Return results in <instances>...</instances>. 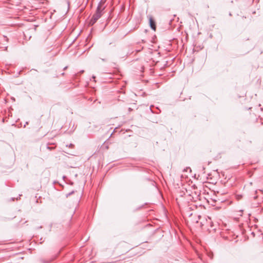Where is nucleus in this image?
Wrapping results in <instances>:
<instances>
[{"label": "nucleus", "instance_id": "1", "mask_svg": "<svg viewBox=\"0 0 263 263\" xmlns=\"http://www.w3.org/2000/svg\"><path fill=\"white\" fill-rule=\"evenodd\" d=\"M149 25L151 27V28L154 30V31L156 30V26L155 24V22L153 18L152 17H150L149 18Z\"/></svg>", "mask_w": 263, "mask_h": 263}, {"label": "nucleus", "instance_id": "2", "mask_svg": "<svg viewBox=\"0 0 263 263\" xmlns=\"http://www.w3.org/2000/svg\"><path fill=\"white\" fill-rule=\"evenodd\" d=\"M73 193H74V191H73L69 193L68 194H67L66 196L67 197H68V196H69L70 195L72 194Z\"/></svg>", "mask_w": 263, "mask_h": 263}, {"label": "nucleus", "instance_id": "3", "mask_svg": "<svg viewBox=\"0 0 263 263\" xmlns=\"http://www.w3.org/2000/svg\"><path fill=\"white\" fill-rule=\"evenodd\" d=\"M101 9V4L100 3L98 7L97 11H99Z\"/></svg>", "mask_w": 263, "mask_h": 263}, {"label": "nucleus", "instance_id": "4", "mask_svg": "<svg viewBox=\"0 0 263 263\" xmlns=\"http://www.w3.org/2000/svg\"><path fill=\"white\" fill-rule=\"evenodd\" d=\"M47 148H48V149H50V150H51V149H52L53 148H52V147H49V146H47Z\"/></svg>", "mask_w": 263, "mask_h": 263}, {"label": "nucleus", "instance_id": "5", "mask_svg": "<svg viewBox=\"0 0 263 263\" xmlns=\"http://www.w3.org/2000/svg\"><path fill=\"white\" fill-rule=\"evenodd\" d=\"M73 146V145L72 144H70L69 146V147H72Z\"/></svg>", "mask_w": 263, "mask_h": 263}, {"label": "nucleus", "instance_id": "6", "mask_svg": "<svg viewBox=\"0 0 263 263\" xmlns=\"http://www.w3.org/2000/svg\"><path fill=\"white\" fill-rule=\"evenodd\" d=\"M80 12H81V11H82V9H81L80 10Z\"/></svg>", "mask_w": 263, "mask_h": 263}]
</instances>
